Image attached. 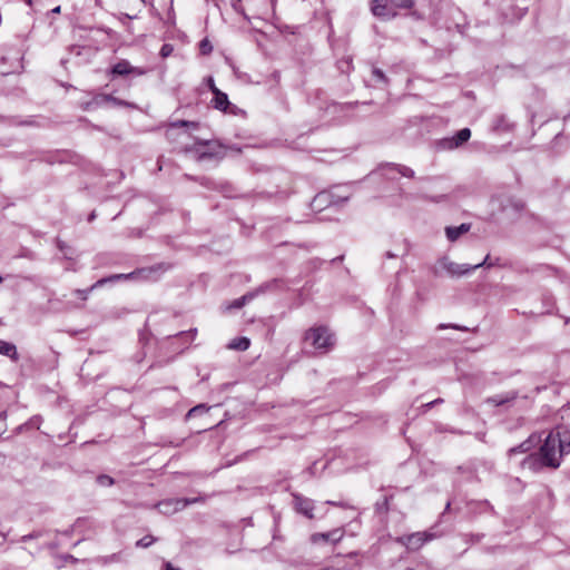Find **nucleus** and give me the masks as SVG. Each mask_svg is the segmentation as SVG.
Returning a JSON list of instances; mask_svg holds the SVG:
<instances>
[{
	"instance_id": "obj_41",
	"label": "nucleus",
	"mask_w": 570,
	"mask_h": 570,
	"mask_svg": "<svg viewBox=\"0 0 570 570\" xmlns=\"http://www.w3.org/2000/svg\"><path fill=\"white\" fill-rule=\"evenodd\" d=\"M443 199H445V196H444V195H442V196H440V197H436V198H433V200H434V202H441V200H443Z\"/></svg>"
},
{
	"instance_id": "obj_3",
	"label": "nucleus",
	"mask_w": 570,
	"mask_h": 570,
	"mask_svg": "<svg viewBox=\"0 0 570 570\" xmlns=\"http://www.w3.org/2000/svg\"><path fill=\"white\" fill-rule=\"evenodd\" d=\"M414 0H371L372 13L381 19L390 20L396 17V9H411Z\"/></svg>"
},
{
	"instance_id": "obj_12",
	"label": "nucleus",
	"mask_w": 570,
	"mask_h": 570,
	"mask_svg": "<svg viewBox=\"0 0 570 570\" xmlns=\"http://www.w3.org/2000/svg\"><path fill=\"white\" fill-rule=\"evenodd\" d=\"M347 199H348V196L334 198L331 193L323 191L315 196V198L313 200V206L316 208L323 204L337 205L338 203L346 202Z\"/></svg>"
},
{
	"instance_id": "obj_37",
	"label": "nucleus",
	"mask_w": 570,
	"mask_h": 570,
	"mask_svg": "<svg viewBox=\"0 0 570 570\" xmlns=\"http://www.w3.org/2000/svg\"><path fill=\"white\" fill-rule=\"evenodd\" d=\"M35 537H36L35 534L30 533V534L23 535V537L21 538V541H22V542H27L28 540H31V539H33Z\"/></svg>"
},
{
	"instance_id": "obj_29",
	"label": "nucleus",
	"mask_w": 570,
	"mask_h": 570,
	"mask_svg": "<svg viewBox=\"0 0 570 570\" xmlns=\"http://www.w3.org/2000/svg\"><path fill=\"white\" fill-rule=\"evenodd\" d=\"M173 127H193L197 128L198 124L194 121H187V120H178L171 124Z\"/></svg>"
},
{
	"instance_id": "obj_26",
	"label": "nucleus",
	"mask_w": 570,
	"mask_h": 570,
	"mask_svg": "<svg viewBox=\"0 0 570 570\" xmlns=\"http://www.w3.org/2000/svg\"><path fill=\"white\" fill-rule=\"evenodd\" d=\"M97 483L101 487H111L115 481L111 476L107 474H100L97 476Z\"/></svg>"
},
{
	"instance_id": "obj_21",
	"label": "nucleus",
	"mask_w": 570,
	"mask_h": 570,
	"mask_svg": "<svg viewBox=\"0 0 570 570\" xmlns=\"http://www.w3.org/2000/svg\"><path fill=\"white\" fill-rule=\"evenodd\" d=\"M249 345H250L249 338L242 336V337H236V338L232 340L228 343V348L236 350V351H246L249 347Z\"/></svg>"
},
{
	"instance_id": "obj_23",
	"label": "nucleus",
	"mask_w": 570,
	"mask_h": 570,
	"mask_svg": "<svg viewBox=\"0 0 570 570\" xmlns=\"http://www.w3.org/2000/svg\"><path fill=\"white\" fill-rule=\"evenodd\" d=\"M255 293H248L242 296L240 298H237L233 302L232 307L234 308H240L247 301H250L255 297Z\"/></svg>"
},
{
	"instance_id": "obj_9",
	"label": "nucleus",
	"mask_w": 570,
	"mask_h": 570,
	"mask_svg": "<svg viewBox=\"0 0 570 570\" xmlns=\"http://www.w3.org/2000/svg\"><path fill=\"white\" fill-rule=\"evenodd\" d=\"M147 71L144 68L140 67H132L129 61L122 59L115 63L111 68V73L115 76H127V75H134V76H142Z\"/></svg>"
},
{
	"instance_id": "obj_31",
	"label": "nucleus",
	"mask_w": 570,
	"mask_h": 570,
	"mask_svg": "<svg viewBox=\"0 0 570 570\" xmlns=\"http://www.w3.org/2000/svg\"><path fill=\"white\" fill-rule=\"evenodd\" d=\"M474 504L479 508V510H480L481 512H485V511H488V510H492L491 504H490L487 500L475 502Z\"/></svg>"
},
{
	"instance_id": "obj_27",
	"label": "nucleus",
	"mask_w": 570,
	"mask_h": 570,
	"mask_svg": "<svg viewBox=\"0 0 570 570\" xmlns=\"http://www.w3.org/2000/svg\"><path fill=\"white\" fill-rule=\"evenodd\" d=\"M199 49L203 55H209L213 50V46L208 39H203L199 43Z\"/></svg>"
},
{
	"instance_id": "obj_15",
	"label": "nucleus",
	"mask_w": 570,
	"mask_h": 570,
	"mask_svg": "<svg viewBox=\"0 0 570 570\" xmlns=\"http://www.w3.org/2000/svg\"><path fill=\"white\" fill-rule=\"evenodd\" d=\"M95 102L97 105L100 102H111L116 107L136 108L135 104L119 99L117 97H114L112 95L98 96L95 98Z\"/></svg>"
},
{
	"instance_id": "obj_38",
	"label": "nucleus",
	"mask_w": 570,
	"mask_h": 570,
	"mask_svg": "<svg viewBox=\"0 0 570 570\" xmlns=\"http://www.w3.org/2000/svg\"><path fill=\"white\" fill-rule=\"evenodd\" d=\"M91 291H92V289H90V288H89L88 291H81V289H78V291H77V293H78L79 295H81L83 298H86V297H87L88 292H91Z\"/></svg>"
},
{
	"instance_id": "obj_28",
	"label": "nucleus",
	"mask_w": 570,
	"mask_h": 570,
	"mask_svg": "<svg viewBox=\"0 0 570 570\" xmlns=\"http://www.w3.org/2000/svg\"><path fill=\"white\" fill-rule=\"evenodd\" d=\"M494 265H495V263L490 261V255H487L485 258L483 259V262L471 265V268H472V271H475L482 266L492 267Z\"/></svg>"
},
{
	"instance_id": "obj_2",
	"label": "nucleus",
	"mask_w": 570,
	"mask_h": 570,
	"mask_svg": "<svg viewBox=\"0 0 570 570\" xmlns=\"http://www.w3.org/2000/svg\"><path fill=\"white\" fill-rule=\"evenodd\" d=\"M166 267L163 264L138 268L131 273L127 274H114L108 277H104L98 279L95 284L91 285L90 289H95L104 286L107 283H114L118 281H148L156 282L160 278V276L165 273Z\"/></svg>"
},
{
	"instance_id": "obj_34",
	"label": "nucleus",
	"mask_w": 570,
	"mask_h": 570,
	"mask_svg": "<svg viewBox=\"0 0 570 570\" xmlns=\"http://www.w3.org/2000/svg\"><path fill=\"white\" fill-rule=\"evenodd\" d=\"M195 334H196V330L179 333L180 336H188V337H190V340H193L195 337Z\"/></svg>"
},
{
	"instance_id": "obj_44",
	"label": "nucleus",
	"mask_w": 570,
	"mask_h": 570,
	"mask_svg": "<svg viewBox=\"0 0 570 570\" xmlns=\"http://www.w3.org/2000/svg\"><path fill=\"white\" fill-rule=\"evenodd\" d=\"M0 419H1V420H4V419H6V412H1V413H0Z\"/></svg>"
},
{
	"instance_id": "obj_36",
	"label": "nucleus",
	"mask_w": 570,
	"mask_h": 570,
	"mask_svg": "<svg viewBox=\"0 0 570 570\" xmlns=\"http://www.w3.org/2000/svg\"><path fill=\"white\" fill-rule=\"evenodd\" d=\"M165 570H180L179 568L174 567L170 562H165Z\"/></svg>"
},
{
	"instance_id": "obj_48",
	"label": "nucleus",
	"mask_w": 570,
	"mask_h": 570,
	"mask_svg": "<svg viewBox=\"0 0 570 570\" xmlns=\"http://www.w3.org/2000/svg\"><path fill=\"white\" fill-rule=\"evenodd\" d=\"M3 281V278L0 276V283Z\"/></svg>"
},
{
	"instance_id": "obj_19",
	"label": "nucleus",
	"mask_w": 570,
	"mask_h": 570,
	"mask_svg": "<svg viewBox=\"0 0 570 570\" xmlns=\"http://www.w3.org/2000/svg\"><path fill=\"white\" fill-rule=\"evenodd\" d=\"M0 354L10 357L12 361H18L19 355L14 344L0 340Z\"/></svg>"
},
{
	"instance_id": "obj_14",
	"label": "nucleus",
	"mask_w": 570,
	"mask_h": 570,
	"mask_svg": "<svg viewBox=\"0 0 570 570\" xmlns=\"http://www.w3.org/2000/svg\"><path fill=\"white\" fill-rule=\"evenodd\" d=\"M342 538H343V531L340 529H335L330 532L314 533L312 535V541L315 543L318 541H331L333 543H336V542L341 541Z\"/></svg>"
},
{
	"instance_id": "obj_30",
	"label": "nucleus",
	"mask_w": 570,
	"mask_h": 570,
	"mask_svg": "<svg viewBox=\"0 0 570 570\" xmlns=\"http://www.w3.org/2000/svg\"><path fill=\"white\" fill-rule=\"evenodd\" d=\"M173 52V46L169 45V43H165L163 45L161 49H160V56L163 58H167L168 56H170Z\"/></svg>"
},
{
	"instance_id": "obj_32",
	"label": "nucleus",
	"mask_w": 570,
	"mask_h": 570,
	"mask_svg": "<svg viewBox=\"0 0 570 570\" xmlns=\"http://www.w3.org/2000/svg\"><path fill=\"white\" fill-rule=\"evenodd\" d=\"M442 402H443V400H442V399H436V400H434V401H432V402H429V403L423 404V405H422V407L424 409V411H428V410H429V409H431L434 404H440V403H442Z\"/></svg>"
},
{
	"instance_id": "obj_17",
	"label": "nucleus",
	"mask_w": 570,
	"mask_h": 570,
	"mask_svg": "<svg viewBox=\"0 0 570 570\" xmlns=\"http://www.w3.org/2000/svg\"><path fill=\"white\" fill-rule=\"evenodd\" d=\"M471 137V130L463 128L456 132V135L448 141L450 148L459 147L466 142Z\"/></svg>"
},
{
	"instance_id": "obj_20",
	"label": "nucleus",
	"mask_w": 570,
	"mask_h": 570,
	"mask_svg": "<svg viewBox=\"0 0 570 570\" xmlns=\"http://www.w3.org/2000/svg\"><path fill=\"white\" fill-rule=\"evenodd\" d=\"M517 397L515 392H509L504 395H494L487 400L488 403L493 404L495 406L503 405L510 401H513Z\"/></svg>"
},
{
	"instance_id": "obj_39",
	"label": "nucleus",
	"mask_w": 570,
	"mask_h": 570,
	"mask_svg": "<svg viewBox=\"0 0 570 570\" xmlns=\"http://www.w3.org/2000/svg\"><path fill=\"white\" fill-rule=\"evenodd\" d=\"M95 218H96V214H95V212H92V213L89 215L88 220H89V222H92Z\"/></svg>"
},
{
	"instance_id": "obj_6",
	"label": "nucleus",
	"mask_w": 570,
	"mask_h": 570,
	"mask_svg": "<svg viewBox=\"0 0 570 570\" xmlns=\"http://www.w3.org/2000/svg\"><path fill=\"white\" fill-rule=\"evenodd\" d=\"M434 534L432 532H414L407 535H403L397 539L399 542L404 544L407 550L415 551L419 550L425 542L434 539Z\"/></svg>"
},
{
	"instance_id": "obj_47",
	"label": "nucleus",
	"mask_w": 570,
	"mask_h": 570,
	"mask_svg": "<svg viewBox=\"0 0 570 570\" xmlns=\"http://www.w3.org/2000/svg\"><path fill=\"white\" fill-rule=\"evenodd\" d=\"M518 208L522 209L523 208V204L518 205Z\"/></svg>"
},
{
	"instance_id": "obj_10",
	"label": "nucleus",
	"mask_w": 570,
	"mask_h": 570,
	"mask_svg": "<svg viewBox=\"0 0 570 570\" xmlns=\"http://www.w3.org/2000/svg\"><path fill=\"white\" fill-rule=\"evenodd\" d=\"M293 503H294V509L298 513L305 515L308 519L314 518V514H313L314 504L311 499L305 498L301 494H293Z\"/></svg>"
},
{
	"instance_id": "obj_25",
	"label": "nucleus",
	"mask_w": 570,
	"mask_h": 570,
	"mask_svg": "<svg viewBox=\"0 0 570 570\" xmlns=\"http://www.w3.org/2000/svg\"><path fill=\"white\" fill-rule=\"evenodd\" d=\"M372 77H373V80L375 82H379V83H386L387 82V79H386V76L384 75V72L379 69V68H374L372 70Z\"/></svg>"
},
{
	"instance_id": "obj_16",
	"label": "nucleus",
	"mask_w": 570,
	"mask_h": 570,
	"mask_svg": "<svg viewBox=\"0 0 570 570\" xmlns=\"http://www.w3.org/2000/svg\"><path fill=\"white\" fill-rule=\"evenodd\" d=\"M471 228L470 224H461L460 226H449L445 228V235L450 242L458 240L463 234L468 233Z\"/></svg>"
},
{
	"instance_id": "obj_45",
	"label": "nucleus",
	"mask_w": 570,
	"mask_h": 570,
	"mask_svg": "<svg viewBox=\"0 0 570 570\" xmlns=\"http://www.w3.org/2000/svg\"><path fill=\"white\" fill-rule=\"evenodd\" d=\"M240 0H235V2L233 3V7L236 8V4L239 2Z\"/></svg>"
},
{
	"instance_id": "obj_8",
	"label": "nucleus",
	"mask_w": 570,
	"mask_h": 570,
	"mask_svg": "<svg viewBox=\"0 0 570 570\" xmlns=\"http://www.w3.org/2000/svg\"><path fill=\"white\" fill-rule=\"evenodd\" d=\"M381 170L383 176H385L389 179L395 178V174H399L403 177L413 178L414 177V170L411 169L407 166L400 165V164H385L381 166Z\"/></svg>"
},
{
	"instance_id": "obj_42",
	"label": "nucleus",
	"mask_w": 570,
	"mask_h": 570,
	"mask_svg": "<svg viewBox=\"0 0 570 570\" xmlns=\"http://www.w3.org/2000/svg\"><path fill=\"white\" fill-rule=\"evenodd\" d=\"M450 507H451V502L449 501V502L446 503V505H445V510H444V512L449 511V510H450Z\"/></svg>"
},
{
	"instance_id": "obj_46",
	"label": "nucleus",
	"mask_w": 570,
	"mask_h": 570,
	"mask_svg": "<svg viewBox=\"0 0 570 570\" xmlns=\"http://www.w3.org/2000/svg\"><path fill=\"white\" fill-rule=\"evenodd\" d=\"M326 503H327V504L336 505V503H335V502H333V501H327Z\"/></svg>"
},
{
	"instance_id": "obj_22",
	"label": "nucleus",
	"mask_w": 570,
	"mask_h": 570,
	"mask_svg": "<svg viewBox=\"0 0 570 570\" xmlns=\"http://www.w3.org/2000/svg\"><path fill=\"white\" fill-rule=\"evenodd\" d=\"M209 411V406H207L206 404H198L194 407H191L187 414H186V417L187 419H190V417H194L196 415H202V414H205Z\"/></svg>"
},
{
	"instance_id": "obj_1",
	"label": "nucleus",
	"mask_w": 570,
	"mask_h": 570,
	"mask_svg": "<svg viewBox=\"0 0 570 570\" xmlns=\"http://www.w3.org/2000/svg\"><path fill=\"white\" fill-rule=\"evenodd\" d=\"M570 452V431L559 426L547 435L539 452L531 453L522 461V468L539 471L542 468L557 469L561 459Z\"/></svg>"
},
{
	"instance_id": "obj_33",
	"label": "nucleus",
	"mask_w": 570,
	"mask_h": 570,
	"mask_svg": "<svg viewBox=\"0 0 570 570\" xmlns=\"http://www.w3.org/2000/svg\"><path fill=\"white\" fill-rule=\"evenodd\" d=\"M448 327L455 328V330H461V331L465 330L464 327L455 325V324H449V325L441 324V325H439V328H448Z\"/></svg>"
},
{
	"instance_id": "obj_11",
	"label": "nucleus",
	"mask_w": 570,
	"mask_h": 570,
	"mask_svg": "<svg viewBox=\"0 0 570 570\" xmlns=\"http://www.w3.org/2000/svg\"><path fill=\"white\" fill-rule=\"evenodd\" d=\"M210 141L208 140H199L196 141L193 146L186 147V153H195L197 155L198 160L213 158L215 154L209 150Z\"/></svg>"
},
{
	"instance_id": "obj_24",
	"label": "nucleus",
	"mask_w": 570,
	"mask_h": 570,
	"mask_svg": "<svg viewBox=\"0 0 570 570\" xmlns=\"http://www.w3.org/2000/svg\"><path fill=\"white\" fill-rule=\"evenodd\" d=\"M156 541H157V539L155 537H153V535H145L140 540H138L136 542V547L145 549V548L150 547Z\"/></svg>"
},
{
	"instance_id": "obj_7",
	"label": "nucleus",
	"mask_w": 570,
	"mask_h": 570,
	"mask_svg": "<svg viewBox=\"0 0 570 570\" xmlns=\"http://www.w3.org/2000/svg\"><path fill=\"white\" fill-rule=\"evenodd\" d=\"M439 266L444 269L452 277H461L472 272L471 265L458 264L443 257L439 261Z\"/></svg>"
},
{
	"instance_id": "obj_13",
	"label": "nucleus",
	"mask_w": 570,
	"mask_h": 570,
	"mask_svg": "<svg viewBox=\"0 0 570 570\" xmlns=\"http://www.w3.org/2000/svg\"><path fill=\"white\" fill-rule=\"evenodd\" d=\"M540 441V436L537 434L530 435L525 441H523L521 444L511 448L508 452L509 456H512L517 453H527L529 452L538 442Z\"/></svg>"
},
{
	"instance_id": "obj_18",
	"label": "nucleus",
	"mask_w": 570,
	"mask_h": 570,
	"mask_svg": "<svg viewBox=\"0 0 570 570\" xmlns=\"http://www.w3.org/2000/svg\"><path fill=\"white\" fill-rule=\"evenodd\" d=\"M212 102L214 108L223 111H225L229 106L228 96L219 89H215V95Z\"/></svg>"
},
{
	"instance_id": "obj_40",
	"label": "nucleus",
	"mask_w": 570,
	"mask_h": 570,
	"mask_svg": "<svg viewBox=\"0 0 570 570\" xmlns=\"http://www.w3.org/2000/svg\"><path fill=\"white\" fill-rule=\"evenodd\" d=\"M386 257H387V258H395V257H396V255H395V254H393V253H391V252H387V253H386Z\"/></svg>"
},
{
	"instance_id": "obj_4",
	"label": "nucleus",
	"mask_w": 570,
	"mask_h": 570,
	"mask_svg": "<svg viewBox=\"0 0 570 570\" xmlns=\"http://www.w3.org/2000/svg\"><path fill=\"white\" fill-rule=\"evenodd\" d=\"M305 341L317 351L327 353L335 344V335L326 326H315L305 333Z\"/></svg>"
},
{
	"instance_id": "obj_5",
	"label": "nucleus",
	"mask_w": 570,
	"mask_h": 570,
	"mask_svg": "<svg viewBox=\"0 0 570 570\" xmlns=\"http://www.w3.org/2000/svg\"><path fill=\"white\" fill-rule=\"evenodd\" d=\"M204 502L203 497H195L191 499H166L158 502L155 507L164 514H174L183 509H185L189 504Z\"/></svg>"
},
{
	"instance_id": "obj_43",
	"label": "nucleus",
	"mask_w": 570,
	"mask_h": 570,
	"mask_svg": "<svg viewBox=\"0 0 570 570\" xmlns=\"http://www.w3.org/2000/svg\"><path fill=\"white\" fill-rule=\"evenodd\" d=\"M52 12H55V13L60 12V7H56V8L52 10Z\"/></svg>"
},
{
	"instance_id": "obj_35",
	"label": "nucleus",
	"mask_w": 570,
	"mask_h": 570,
	"mask_svg": "<svg viewBox=\"0 0 570 570\" xmlns=\"http://www.w3.org/2000/svg\"><path fill=\"white\" fill-rule=\"evenodd\" d=\"M208 86H209V89L212 90V92L215 95V89H217V88H216V86L214 83V79L212 77L208 78Z\"/></svg>"
}]
</instances>
